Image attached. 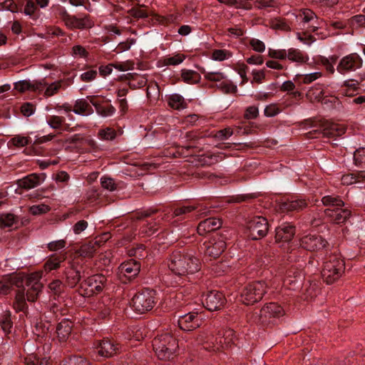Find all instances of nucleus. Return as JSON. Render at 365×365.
<instances>
[{
  "instance_id": "1",
  "label": "nucleus",
  "mask_w": 365,
  "mask_h": 365,
  "mask_svg": "<svg viewBox=\"0 0 365 365\" xmlns=\"http://www.w3.org/2000/svg\"><path fill=\"white\" fill-rule=\"evenodd\" d=\"M168 267L178 276H186L200 270V263L191 253L175 251L170 257Z\"/></svg>"
},
{
  "instance_id": "2",
  "label": "nucleus",
  "mask_w": 365,
  "mask_h": 365,
  "mask_svg": "<svg viewBox=\"0 0 365 365\" xmlns=\"http://www.w3.org/2000/svg\"><path fill=\"white\" fill-rule=\"evenodd\" d=\"M345 264L340 255L335 252L328 255L324 262L322 276L327 284H332L343 274Z\"/></svg>"
},
{
  "instance_id": "3",
  "label": "nucleus",
  "mask_w": 365,
  "mask_h": 365,
  "mask_svg": "<svg viewBox=\"0 0 365 365\" xmlns=\"http://www.w3.org/2000/svg\"><path fill=\"white\" fill-rule=\"evenodd\" d=\"M153 346L158 358L167 361L173 358L178 344L175 337L169 333H165L153 339Z\"/></svg>"
},
{
  "instance_id": "4",
  "label": "nucleus",
  "mask_w": 365,
  "mask_h": 365,
  "mask_svg": "<svg viewBox=\"0 0 365 365\" xmlns=\"http://www.w3.org/2000/svg\"><path fill=\"white\" fill-rule=\"evenodd\" d=\"M268 290V285L263 280L248 283L241 292V300L246 305H252L262 299Z\"/></svg>"
},
{
  "instance_id": "5",
  "label": "nucleus",
  "mask_w": 365,
  "mask_h": 365,
  "mask_svg": "<svg viewBox=\"0 0 365 365\" xmlns=\"http://www.w3.org/2000/svg\"><path fill=\"white\" fill-rule=\"evenodd\" d=\"M155 295V292L150 289H145L135 294L132 299V306L135 312L144 314L152 310L156 304Z\"/></svg>"
},
{
  "instance_id": "6",
  "label": "nucleus",
  "mask_w": 365,
  "mask_h": 365,
  "mask_svg": "<svg viewBox=\"0 0 365 365\" xmlns=\"http://www.w3.org/2000/svg\"><path fill=\"white\" fill-rule=\"evenodd\" d=\"M107 279L103 274H95L88 277L80 284V294L86 297L101 293L106 285Z\"/></svg>"
},
{
  "instance_id": "7",
  "label": "nucleus",
  "mask_w": 365,
  "mask_h": 365,
  "mask_svg": "<svg viewBox=\"0 0 365 365\" xmlns=\"http://www.w3.org/2000/svg\"><path fill=\"white\" fill-rule=\"evenodd\" d=\"M284 309L276 302L265 304L255 317V320L262 324L273 323L276 319L284 316Z\"/></svg>"
},
{
  "instance_id": "8",
  "label": "nucleus",
  "mask_w": 365,
  "mask_h": 365,
  "mask_svg": "<svg viewBox=\"0 0 365 365\" xmlns=\"http://www.w3.org/2000/svg\"><path fill=\"white\" fill-rule=\"evenodd\" d=\"M201 248L204 250L205 260L211 261L219 257L225 250V238L222 236L214 237L204 242Z\"/></svg>"
},
{
  "instance_id": "9",
  "label": "nucleus",
  "mask_w": 365,
  "mask_h": 365,
  "mask_svg": "<svg viewBox=\"0 0 365 365\" xmlns=\"http://www.w3.org/2000/svg\"><path fill=\"white\" fill-rule=\"evenodd\" d=\"M249 236L257 240L265 237L269 230L267 220L262 216H255L247 222Z\"/></svg>"
},
{
  "instance_id": "10",
  "label": "nucleus",
  "mask_w": 365,
  "mask_h": 365,
  "mask_svg": "<svg viewBox=\"0 0 365 365\" xmlns=\"http://www.w3.org/2000/svg\"><path fill=\"white\" fill-rule=\"evenodd\" d=\"M363 61L356 53L349 54L343 57L337 67L336 71L341 74H346L351 71H356L362 66Z\"/></svg>"
},
{
  "instance_id": "11",
  "label": "nucleus",
  "mask_w": 365,
  "mask_h": 365,
  "mask_svg": "<svg viewBox=\"0 0 365 365\" xmlns=\"http://www.w3.org/2000/svg\"><path fill=\"white\" fill-rule=\"evenodd\" d=\"M329 245L327 241L322 236L317 235H307L300 240L302 248L311 251L317 252L326 248Z\"/></svg>"
},
{
  "instance_id": "12",
  "label": "nucleus",
  "mask_w": 365,
  "mask_h": 365,
  "mask_svg": "<svg viewBox=\"0 0 365 365\" xmlns=\"http://www.w3.org/2000/svg\"><path fill=\"white\" fill-rule=\"evenodd\" d=\"M225 297L218 291H210L202 296V303L205 307L211 312L222 309L225 303Z\"/></svg>"
},
{
  "instance_id": "13",
  "label": "nucleus",
  "mask_w": 365,
  "mask_h": 365,
  "mask_svg": "<svg viewBox=\"0 0 365 365\" xmlns=\"http://www.w3.org/2000/svg\"><path fill=\"white\" fill-rule=\"evenodd\" d=\"M40 279L41 275L38 273H32L27 277L26 282V299L29 302H35L41 292L43 285Z\"/></svg>"
},
{
  "instance_id": "14",
  "label": "nucleus",
  "mask_w": 365,
  "mask_h": 365,
  "mask_svg": "<svg viewBox=\"0 0 365 365\" xmlns=\"http://www.w3.org/2000/svg\"><path fill=\"white\" fill-rule=\"evenodd\" d=\"M62 18L65 25L69 29H84L91 28L93 26V22L88 15L82 18H77L68 14L65 11Z\"/></svg>"
},
{
  "instance_id": "15",
  "label": "nucleus",
  "mask_w": 365,
  "mask_h": 365,
  "mask_svg": "<svg viewBox=\"0 0 365 365\" xmlns=\"http://www.w3.org/2000/svg\"><path fill=\"white\" fill-rule=\"evenodd\" d=\"M120 346L115 341L103 339L98 342L96 350L100 356L103 358L112 357L120 353Z\"/></svg>"
},
{
  "instance_id": "16",
  "label": "nucleus",
  "mask_w": 365,
  "mask_h": 365,
  "mask_svg": "<svg viewBox=\"0 0 365 365\" xmlns=\"http://www.w3.org/2000/svg\"><path fill=\"white\" fill-rule=\"evenodd\" d=\"M202 319L196 312H189L178 319V325L182 330L192 331L202 325Z\"/></svg>"
},
{
  "instance_id": "17",
  "label": "nucleus",
  "mask_w": 365,
  "mask_h": 365,
  "mask_svg": "<svg viewBox=\"0 0 365 365\" xmlns=\"http://www.w3.org/2000/svg\"><path fill=\"white\" fill-rule=\"evenodd\" d=\"M324 214L330 222L335 224L344 223L351 216V211L347 208L339 207L336 208H327Z\"/></svg>"
},
{
  "instance_id": "18",
  "label": "nucleus",
  "mask_w": 365,
  "mask_h": 365,
  "mask_svg": "<svg viewBox=\"0 0 365 365\" xmlns=\"http://www.w3.org/2000/svg\"><path fill=\"white\" fill-rule=\"evenodd\" d=\"M89 99L90 103L95 107L96 111L98 115L107 118L112 116L115 113V107L110 103V101L106 100L98 101L95 100L94 97H87Z\"/></svg>"
},
{
  "instance_id": "19",
  "label": "nucleus",
  "mask_w": 365,
  "mask_h": 365,
  "mask_svg": "<svg viewBox=\"0 0 365 365\" xmlns=\"http://www.w3.org/2000/svg\"><path fill=\"white\" fill-rule=\"evenodd\" d=\"M346 127L344 125L326 122L323 124V128L320 130H314L317 132L319 135L323 137L333 138L341 136L346 132Z\"/></svg>"
},
{
  "instance_id": "20",
  "label": "nucleus",
  "mask_w": 365,
  "mask_h": 365,
  "mask_svg": "<svg viewBox=\"0 0 365 365\" xmlns=\"http://www.w3.org/2000/svg\"><path fill=\"white\" fill-rule=\"evenodd\" d=\"M198 344H202L205 349L217 351L220 350L222 344H215V337L208 331L200 332L196 337Z\"/></svg>"
},
{
  "instance_id": "21",
  "label": "nucleus",
  "mask_w": 365,
  "mask_h": 365,
  "mask_svg": "<svg viewBox=\"0 0 365 365\" xmlns=\"http://www.w3.org/2000/svg\"><path fill=\"white\" fill-rule=\"evenodd\" d=\"M45 179V174L32 173L26 177L18 180L17 185L19 187L25 190L33 189L39 185Z\"/></svg>"
},
{
  "instance_id": "22",
  "label": "nucleus",
  "mask_w": 365,
  "mask_h": 365,
  "mask_svg": "<svg viewBox=\"0 0 365 365\" xmlns=\"http://www.w3.org/2000/svg\"><path fill=\"white\" fill-rule=\"evenodd\" d=\"M107 239L108 234L105 233L99 239L96 238L94 241L83 245L79 249L80 255L84 257H93L97 249L101 247L103 240L106 241Z\"/></svg>"
},
{
  "instance_id": "23",
  "label": "nucleus",
  "mask_w": 365,
  "mask_h": 365,
  "mask_svg": "<svg viewBox=\"0 0 365 365\" xmlns=\"http://www.w3.org/2000/svg\"><path fill=\"white\" fill-rule=\"evenodd\" d=\"M276 242H289L295 234V227L289 223H284L275 230Z\"/></svg>"
},
{
  "instance_id": "24",
  "label": "nucleus",
  "mask_w": 365,
  "mask_h": 365,
  "mask_svg": "<svg viewBox=\"0 0 365 365\" xmlns=\"http://www.w3.org/2000/svg\"><path fill=\"white\" fill-rule=\"evenodd\" d=\"M65 284L71 288L75 287L81 280L80 272L76 268L73 262H69V266L65 269Z\"/></svg>"
},
{
  "instance_id": "25",
  "label": "nucleus",
  "mask_w": 365,
  "mask_h": 365,
  "mask_svg": "<svg viewBox=\"0 0 365 365\" xmlns=\"http://www.w3.org/2000/svg\"><path fill=\"white\" fill-rule=\"evenodd\" d=\"M307 207V202L305 200L296 199L288 200L280 202L279 210L283 212H299Z\"/></svg>"
},
{
  "instance_id": "26",
  "label": "nucleus",
  "mask_w": 365,
  "mask_h": 365,
  "mask_svg": "<svg viewBox=\"0 0 365 365\" xmlns=\"http://www.w3.org/2000/svg\"><path fill=\"white\" fill-rule=\"evenodd\" d=\"M23 284L21 279L16 275H6L0 280V294H7L13 286L20 287Z\"/></svg>"
},
{
  "instance_id": "27",
  "label": "nucleus",
  "mask_w": 365,
  "mask_h": 365,
  "mask_svg": "<svg viewBox=\"0 0 365 365\" xmlns=\"http://www.w3.org/2000/svg\"><path fill=\"white\" fill-rule=\"evenodd\" d=\"M221 225L222 222L220 219L215 217H209L199 223L197 231L200 235H204L207 232L215 231L219 229Z\"/></svg>"
},
{
  "instance_id": "28",
  "label": "nucleus",
  "mask_w": 365,
  "mask_h": 365,
  "mask_svg": "<svg viewBox=\"0 0 365 365\" xmlns=\"http://www.w3.org/2000/svg\"><path fill=\"white\" fill-rule=\"evenodd\" d=\"M67 254H53L48 257L44 263L43 268L46 272H50L52 270H56L61 267V264L66 260Z\"/></svg>"
},
{
  "instance_id": "29",
  "label": "nucleus",
  "mask_w": 365,
  "mask_h": 365,
  "mask_svg": "<svg viewBox=\"0 0 365 365\" xmlns=\"http://www.w3.org/2000/svg\"><path fill=\"white\" fill-rule=\"evenodd\" d=\"M72 327V322L66 319H63L57 324L56 332L60 342H64L68 339L71 333Z\"/></svg>"
},
{
  "instance_id": "30",
  "label": "nucleus",
  "mask_w": 365,
  "mask_h": 365,
  "mask_svg": "<svg viewBox=\"0 0 365 365\" xmlns=\"http://www.w3.org/2000/svg\"><path fill=\"white\" fill-rule=\"evenodd\" d=\"M120 273L128 278L134 277L140 272V266L139 262L134 259H130L123 262L119 267Z\"/></svg>"
},
{
  "instance_id": "31",
  "label": "nucleus",
  "mask_w": 365,
  "mask_h": 365,
  "mask_svg": "<svg viewBox=\"0 0 365 365\" xmlns=\"http://www.w3.org/2000/svg\"><path fill=\"white\" fill-rule=\"evenodd\" d=\"M73 112L77 115L86 116L91 115L93 113V110L86 99L80 98L75 102Z\"/></svg>"
},
{
  "instance_id": "32",
  "label": "nucleus",
  "mask_w": 365,
  "mask_h": 365,
  "mask_svg": "<svg viewBox=\"0 0 365 365\" xmlns=\"http://www.w3.org/2000/svg\"><path fill=\"white\" fill-rule=\"evenodd\" d=\"M235 331L232 329H227L222 334H219L215 337V344H222L220 349L230 346L234 342Z\"/></svg>"
},
{
  "instance_id": "33",
  "label": "nucleus",
  "mask_w": 365,
  "mask_h": 365,
  "mask_svg": "<svg viewBox=\"0 0 365 365\" xmlns=\"http://www.w3.org/2000/svg\"><path fill=\"white\" fill-rule=\"evenodd\" d=\"M68 85L69 83H67L66 80H59L53 82L51 84H47V86H46V89L44 91V96H53L55 94L58 93L61 88H66L68 86Z\"/></svg>"
},
{
  "instance_id": "34",
  "label": "nucleus",
  "mask_w": 365,
  "mask_h": 365,
  "mask_svg": "<svg viewBox=\"0 0 365 365\" xmlns=\"http://www.w3.org/2000/svg\"><path fill=\"white\" fill-rule=\"evenodd\" d=\"M185 56L183 54L178 53L174 56H165L158 61V64L163 66H177L183 62Z\"/></svg>"
},
{
  "instance_id": "35",
  "label": "nucleus",
  "mask_w": 365,
  "mask_h": 365,
  "mask_svg": "<svg viewBox=\"0 0 365 365\" xmlns=\"http://www.w3.org/2000/svg\"><path fill=\"white\" fill-rule=\"evenodd\" d=\"M287 58L293 62L305 63L309 60L308 56L297 48H289L287 53Z\"/></svg>"
},
{
  "instance_id": "36",
  "label": "nucleus",
  "mask_w": 365,
  "mask_h": 365,
  "mask_svg": "<svg viewBox=\"0 0 365 365\" xmlns=\"http://www.w3.org/2000/svg\"><path fill=\"white\" fill-rule=\"evenodd\" d=\"M182 81L188 84H195L200 82V75L195 71L182 69L181 71Z\"/></svg>"
},
{
  "instance_id": "37",
  "label": "nucleus",
  "mask_w": 365,
  "mask_h": 365,
  "mask_svg": "<svg viewBox=\"0 0 365 365\" xmlns=\"http://www.w3.org/2000/svg\"><path fill=\"white\" fill-rule=\"evenodd\" d=\"M14 308L16 312H24L27 309L24 289L17 291L14 302Z\"/></svg>"
},
{
  "instance_id": "38",
  "label": "nucleus",
  "mask_w": 365,
  "mask_h": 365,
  "mask_svg": "<svg viewBox=\"0 0 365 365\" xmlns=\"http://www.w3.org/2000/svg\"><path fill=\"white\" fill-rule=\"evenodd\" d=\"M31 142V138L26 136L17 135L11 138L8 142L9 148H21L26 146Z\"/></svg>"
},
{
  "instance_id": "39",
  "label": "nucleus",
  "mask_w": 365,
  "mask_h": 365,
  "mask_svg": "<svg viewBox=\"0 0 365 365\" xmlns=\"http://www.w3.org/2000/svg\"><path fill=\"white\" fill-rule=\"evenodd\" d=\"M322 202L324 206L329 207L328 208H336L344 205L343 200L335 195H326L322 197Z\"/></svg>"
},
{
  "instance_id": "40",
  "label": "nucleus",
  "mask_w": 365,
  "mask_h": 365,
  "mask_svg": "<svg viewBox=\"0 0 365 365\" xmlns=\"http://www.w3.org/2000/svg\"><path fill=\"white\" fill-rule=\"evenodd\" d=\"M168 104L171 108L176 110L183 109L187 106L184 98L177 93L172 94L169 96Z\"/></svg>"
},
{
  "instance_id": "41",
  "label": "nucleus",
  "mask_w": 365,
  "mask_h": 365,
  "mask_svg": "<svg viewBox=\"0 0 365 365\" xmlns=\"http://www.w3.org/2000/svg\"><path fill=\"white\" fill-rule=\"evenodd\" d=\"M18 223V217L11 213L0 214V227H11Z\"/></svg>"
},
{
  "instance_id": "42",
  "label": "nucleus",
  "mask_w": 365,
  "mask_h": 365,
  "mask_svg": "<svg viewBox=\"0 0 365 365\" xmlns=\"http://www.w3.org/2000/svg\"><path fill=\"white\" fill-rule=\"evenodd\" d=\"M0 327L6 335L11 333L13 329V322L10 314H4L0 319Z\"/></svg>"
},
{
  "instance_id": "43",
  "label": "nucleus",
  "mask_w": 365,
  "mask_h": 365,
  "mask_svg": "<svg viewBox=\"0 0 365 365\" xmlns=\"http://www.w3.org/2000/svg\"><path fill=\"white\" fill-rule=\"evenodd\" d=\"M65 121V118L62 116L59 115H49L47 117L46 123L47 124L53 129H60L63 123Z\"/></svg>"
},
{
  "instance_id": "44",
  "label": "nucleus",
  "mask_w": 365,
  "mask_h": 365,
  "mask_svg": "<svg viewBox=\"0 0 365 365\" xmlns=\"http://www.w3.org/2000/svg\"><path fill=\"white\" fill-rule=\"evenodd\" d=\"M37 10V6L34 0H27L23 12L25 15L29 16L32 19H36L38 16Z\"/></svg>"
},
{
  "instance_id": "45",
  "label": "nucleus",
  "mask_w": 365,
  "mask_h": 365,
  "mask_svg": "<svg viewBox=\"0 0 365 365\" xmlns=\"http://www.w3.org/2000/svg\"><path fill=\"white\" fill-rule=\"evenodd\" d=\"M101 186L109 191H114L120 187L119 183H116L113 178L103 176L101 178Z\"/></svg>"
},
{
  "instance_id": "46",
  "label": "nucleus",
  "mask_w": 365,
  "mask_h": 365,
  "mask_svg": "<svg viewBox=\"0 0 365 365\" xmlns=\"http://www.w3.org/2000/svg\"><path fill=\"white\" fill-rule=\"evenodd\" d=\"M217 88L227 94L235 93L237 91L236 85H235L231 81L225 79L217 86Z\"/></svg>"
},
{
  "instance_id": "47",
  "label": "nucleus",
  "mask_w": 365,
  "mask_h": 365,
  "mask_svg": "<svg viewBox=\"0 0 365 365\" xmlns=\"http://www.w3.org/2000/svg\"><path fill=\"white\" fill-rule=\"evenodd\" d=\"M48 289L54 296H59L62 292H63L64 284L60 279H55L49 283Z\"/></svg>"
},
{
  "instance_id": "48",
  "label": "nucleus",
  "mask_w": 365,
  "mask_h": 365,
  "mask_svg": "<svg viewBox=\"0 0 365 365\" xmlns=\"http://www.w3.org/2000/svg\"><path fill=\"white\" fill-rule=\"evenodd\" d=\"M197 209V207L194 205H183L175 208L174 210L173 215L175 217L184 216L183 218H185L187 215Z\"/></svg>"
},
{
  "instance_id": "49",
  "label": "nucleus",
  "mask_w": 365,
  "mask_h": 365,
  "mask_svg": "<svg viewBox=\"0 0 365 365\" xmlns=\"http://www.w3.org/2000/svg\"><path fill=\"white\" fill-rule=\"evenodd\" d=\"M98 136L102 140H113L116 137V131L111 128H106L98 131Z\"/></svg>"
},
{
  "instance_id": "50",
  "label": "nucleus",
  "mask_w": 365,
  "mask_h": 365,
  "mask_svg": "<svg viewBox=\"0 0 365 365\" xmlns=\"http://www.w3.org/2000/svg\"><path fill=\"white\" fill-rule=\"evenodd\" d=\"M51 210L50 207L46 204L34 205L30 207L29 211L34 215H38L47 213Z\"/></svg>"
},
{
  "instance_id": "51",
  "label": "nucleus",
  "mask_w": 365,
  "mask_h": 365,
  "mask_svg": "<svg viewBox=\"0 0 365 365\" xmlns=\"http://www.w3.org/2000/svg\"><path fill=\"white\" fill-rule=\"evenodd\" d=\"M231 56V53L227 50L216 49L212 51V58L215 61H222Z\"/></svg>"
},
{
  "instance_id": "52",
  "label": "nucleus",
  "mask_w": 365,
  "mask_h": 365,
  "mask_svg": "<svg viewBox=\"0 0 365 365\" xmlns=\"http://www.w3.org/2000/svg\"><path fill=\"white\" fill-rule=\"evenodd\" d=\"M205 78L210 81L221 83L226 78V76L221 72H206L205 73Z\"/></svg>"
},
{
  "instance_id": "53",
  "label": "nucleus",
  "mask_w": 365,
  "mask_h": 365,
  "mask_svg": "<svg viewBox=\"0 0 365 365\" xmlns=\"http://www.w3.org/2000/svg\"><path fill=\"white\" fill-rule=\"evenodd\" d=\"M158 229L155 222H150L143 225L140 230L142 233H144L148 236H150L154 235L157 232Z\"/></svg>"
},
{
  "instance_id": "54",
  "label": "nucleus",
  "mask_w": 365,
  "mask_h": 365,
  "mask_svg": "<svg viewBox=\"0 0 365 365\" xmlns=\"http://www.w3.org/2000/svg\"><path fill=\"white\" fill-rule=\"evenodd\" d=\"M66 245L65 240H58L47 244V248L51 252H56L63 249Z\"/></svg>"
},
{
  "instance_id": "55",
  "label": "nucleus",
  "mask_w": 365,
  "mask_h": 365,
  "mask_svg": "<svg viewBox=\"0 0 365 365\" xmlns=\"http://www.w3.org/2000/svg\"><path fill=\"white\" fill-rule=\"evenodd\" d=\"M232 134V129L230 127H227L217 131L214 136L216 139L219 140H224L229 138Z\"/></svg>"
},
{
  "instance_id": "56",
  "label": "nucleus",
  "mask_w": 365,
  "mask_h": 365,
  "mask_svg": "<svg viewBox=\"0 0 365 365\" xmlns=\"http://www.w3.org/2000/svg\"><path fill=\"white\" fill-rule=\"evenodd\" d=\"M88 52L86 51V49L81 46V45H76L73 46L72 48V56L74 57H79V58H86L88 57Z\"/></svg>"
},
{
  "instance_id": "57",
  "label": "nucleus",
  "mask_w": 365,
  "mask_h": 365,
  "mask_svg": "<svg viewBox=\"0 0 365 365\" xmlns=\"http://www.w3.org/2000/svg\"><path fill=\"white\" fill-rule=\"evenodd\" d=\"M258 115V108L255 106H252L246 108L244 113V118L247 120L255 119L257 118Z\"/></svg>"
},
{
  "instance_id": "58",
  "label": "nucleus",
  "mask_w": 365,
  "mask_h": 365,
  "mask_svg": "<svg viewBox=\"0 0 365 365\" xmlns=\"http://www.w3.org/2000/svg\"><path fill=\"white\" fill-rule=\"evenodd\" d=\"M287 51L284 49L275 50L269 48L268 51V55L270 58L283 60L287 58Z\"/></svg>"
},
{
  "instance_id": "59",
  "label": "nucleus",
  "mask_w": 365,
  "mask_h": 365,
  "mask_svg": "<svg viewBox=\"0 0 365 365\" xmlns=\"http://www.w3.org/2000/svg\"><path fill=\"white\" fill-rule=\"evenodd\" d=\"M280 109L277 104L272 103L267 106L264 113L267 117H274L280 113Z\"/></svg>"
},
{
  "instance_id": "60",
  "label": "nucleus",
  "mask_w": 365,
  "mask_h": 365,
  "mask_svg": "<svg viewBox=\"0 0 365 365\" xmlns=\"http://www.w3.org/2000/svg\"><path fill=\"white\" fill-rule=\"evenodd\" d=\"M354 160L356 165L365 163V148L356 149L354 153Z\"/></svg>"
},
{
  "instance_id": "61",
  "label": "nucleus",
  "mask_w": 365,
  "mask_h": 365,
  "mask_svg": "<svg viewBox=\"0 0 365 365\" xmlns=\"http://www.w3.org/2000/svg\"><path fill=\"white\" fill-rule=\"evenodd\" d=\"M250 45L255 51L258 53H262L265 50V45L264 42L257 38L250 39Z\"/></svg>"
},
{
  "instance_id": "62",
  "label": "nucleus",
  "mask_w": 365,
  "mask_h": 365,
  "mask_svg": "<svg viewBox=\"0 0 365 365\" xmlns=\"http://www.w3.org/2000/svg\"><path fill=\"white\" fill-rule=\"evenodd\" d=\"M14 88L21 93L31 90V83L29 81H20L15 83Z\"/></svg>"
},
{
  "instance_id": "63",
  "label": "nucleus",
  "mask_w": 365,
  "mask_h": 365,
  "mask_svg": "<svg viewBox=\"0 0 365 365\" xmlns=\"http://www.w3.org/2000/svg\"><path fill=\"white\" fill-rule=\"evenodd\" d=\"M98 75V72L96 70H89L83 73H81L80 78L81 80L83 82H91L96 78Z\"/></svg>"
},
{
  "instance_id": "64",
  "label": "nucleus",
  "mask_w": 365,
  "mask_h": 365,
  "mask_svg": "<svg viewBox=\"0 0 365 365\" xmlns=\"http://www.w3.org/2000/svg\"><path fill=\"white\" fill-rule=\"evenodd\" d=\"M25 365H48V363L43 359L29 356L25 359Z\"/></svg>"
}]
</instances>
